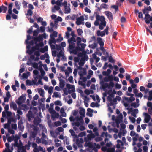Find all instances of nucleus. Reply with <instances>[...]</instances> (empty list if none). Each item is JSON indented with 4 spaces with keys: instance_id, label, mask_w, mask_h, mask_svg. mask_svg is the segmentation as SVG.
<instances>
[{
    "instance_id": "obj_1",
    "label": "nucleus",
    "mask_w": 152,
    "mask_h": 152,
    "mask_svg": "<svg viewBox=\"0 0 152 152\" xmlns=\"http://www.w3.org/2000/svg\"><path fill=\"white\" fill-rule=\"evenodd\" d=\"M104 14L105 15L109 21H113V17L112 13L109 11H105L104 12Z\"/></svg>"
},
{
    "instance_id": "obj_2",
    "label": "nucleus",
    "mask_w": 152,
    "mask_h": 152,
    "mask_svg": "<svg viewBox=\"0 0 152 152\" xmlns=\"http://www.w3.org/2000/svg\"><path fill=\"white\" fill-rule=\"evenodd\" d=\"M25 99L26 98L25 96L23 94L18 99V100L16 101V102L17 104L19 105H20L22 103L25 101Z\"/></svg>"
},
{
    "instance_id": "obj_3",
    "label": "nucleus",
    "mask_w": 152,
    "mask_h": 152,
    "mask_svg": "<svg viewBox=\"0 0 152 152\" xmlns=\"http://www.w3.org/2000/svg\"><path fill=\"white\" fill-rule=\"evenodd\" d=\"M34 41L35 43H36L38 42H40L41 41H42L43 40L41 34H39L37 37H33L32 38Z\"/></svg>"
},
{
    "instance_id": "obj_4",
    "label": "nucleus",
    "mask_w": 152,
    "mask_h": 152,
    "mask_svg": "<svg viewBox=\"0 0 152 152\" xmlns=\"http://www.w3.org/2000/svg\"><path fill=\"white\" fill-rule=\"evenodd\" d=\"M96 20H100L101 22H105L106 23V22L105 21V18L103 16H100L99 15L97 14L96 16Z\"/></svg>"
},
{
    "instance_id": "obj_5",
    "label": "nucleus",
    "mask_w": 152,
    "mask_h": 152,
    "mask_svg": "<svg viewBox=\"0 0 152 152\" xmlns=\"http://www.w3.org/2000/svg\"><path fill=\"white\" fill-rule=\"evenodd\" d=\"M41 120L39 117L35 118L33 121V123L35 126H37L41 123Z\"/></svg>"
},
{
    "instance_id": "obj_6",
    "label": "nucleus",
    "mask_w": 152,
    "mask_h": 152,
    "mask_svg": "<svg viewBox=\"0 0 152 152\" xmlns=\"http://www.w3.org/2000/svg\"><path fill=\"white\" fill-rule=\"evenodd\" d=\"M6 148L4 150L3 152H12V151L10 150V145L8 143L6 142L5 144Z\"/></svg>"
},
{
    "instance_id": "obj_7",
    "label": "nucleus",
    "mask_w": 152,
    "mask_h": 152,
    "mask_svg": "<svg viewBox=\"0 0 152 152\" xmlns=\"http://www.w3.org/2000/svg\"><path fill=\"white\" fill-rule=\"evenodd\" d=\"M144 115H145L144 119V121L146 123H148L151 119L150 116L147 113H144Z\"/></svg>"
},
{
    "instance_id": "obj_8",
    "label": "nucleus",
    "mask_w": 152,
    "mask_h": 152,
    "mask_svg": "<svg viewBox=\"0 0 152 152\" xmlns=\"http://www.w3.org/2000/svg\"><path fill=\"white\" fill-rule=\"evenodd\" d=\"M81 49L80 46H77L75 49H73L72 51H70V53H73L75 54H77L78 51H81Z\"/></svg>"
},
{
    "instance_id": "obj_9",
    "label": "nucleus",
    "mask_w": 152,
    "mask_h": 152,
    "mask_svg": "<svg viewBox=\"0 0 152 152\" xmlns=\"http://www.w3.org/2000/svg\"><path fill=\"white\" fill-rule=\"evenodd\" d=\"M151 11V9L150 6H149L147 7H145L142 10V13L144 14L149 13V11Z\"/></svg>"
},
{
    "instance_id": "obj_10",
    "label": "nucleus",
    "mask_w": 152,
    "mask_h": 152,
    "mask_svg": "<svg viewBox=\"0 0 152 152\" xmlns=\"http://www.w3.org/2000/svg\"><path fill=\"white\" fill-rule=\"evenodd\" d=\"M28 121H30L31 120V118H33L34 116L32 111L31 110L28 111L27 115Z\"/></svg>"
},
{
    "instance_id": "obj_11",
    "label": "nucleus",
    "mask_w": 152,
    "mask_h": 152,
    "mask_svg": "<svg viewBox=\"0 0 152 152\" xmlns=\"http://www.w3.org/2000/svg\"><path fill=\"white\" fill-rule=\"evenodd\" d=\"M37 80H33L32 81H31L30 80H27L26 81V83L27 85L28 86H31L33 85H35L36 84V81Z\"/></svg>"
},
{
    "instance_id": "obj_12",
    "label": "nucleus",
    "mask_w": 152,
    "mask_h": 152,
    "mask_svg": "<svg viewBox=\"0 0 152 152\" xmlns=\"http://www.w3.org/2000/svg\"><path fill=\"white\" fill-rule=\"evenodd\" d=\"M7 7L4 5L0 6V13H5L7 11Z\"/></svg>"
},
{
    "instance_id": "obj_13",
    "label": "nucleus",
    "mask_w": 152,
    "mask_h": 152,
    "mask_svg": "<svg viewBox=\"0 0 152 152\" xmlns=\"http://www.w3.org/2000/svg\"><path fill=\"white\" fill-rule=\"evenodd\" d=\"M18 129L21 130L23 131L24 129V127L23 126V123L21 120H20L18 122Z\"/></svg>"
},
{
    "instance_id": "obj_14",
    "label": "nucleus",
    "mask_w": 152,
    "mask_h": 152,
    "mask_svg": "<svg viewBox=\"0 0 152 152\" xmlns=\"http://www.w3.org/2000/svg\"><path fill=\"white\" fill-rule=\"evenodd\" d=\"M13 3H10L8 6V13L9 14H12V7H13Z\"/></svg>"
},
{
    "instance_id": "obj_15",
    "label": "nucleus",
    "mask_w": 152,
    "mask_h": 152,
    "mask_svg": "<svg viewBox=\"0 0 152 152\" xmlns=\"http://www.w3.org/2000/svg\"><path fill=\"white\" fill-rule=\"evenodd\" d=\"M57 42V39H56L54 37H50L49 42V44L51 45L52 43L56 44Z\"/></svg>"
},
{
    "instance_id": "obj_16",
    "label": "nucleus",
    "mask_w": 152,
    "mask_h": 152,
    "mask_svg": "<svg viewBox=\"0 0 152 152\" xmlns=\"http://www.w3.org/2000/svg\"><path fill=\"white\" fill-rule=\"evenodd\" d=\"M19 142H20V143H19V145L18 147V152H20V150H21L22 149H23V148L25 147V146H23L22 143L20 140H19Z\"/></svg>"
},
{
    "instance_id": "obj_17",
    "label": "nucleus",
    "mask_w": 152,
    "mask_h": 152,
    "mask_svg": "<svg viewBox=\"0 0 152 152\" xmlns=\"http://www.w3.org/2000/svg\"><path fill=\"white\" fill-rule=\"evenodd\" d=\"M97 42L99 44L100 46H102L104 45V42L102 41V39L101 37H98L97 39Z\"/></svg>"
},
{
    "instance_id": "obj_18",
    "label": "nucleus",
    "mask_w": 152,
    "mask_h": 152,
    "mask_svg": "<svg viewBox=\"0 0 152 152\" xmlns=\"http://www.w3.org/2000/svg\"><path fill=\"white\" fill-rule=\"evenodd\" d=\"M97 34L98 36H100L103 37L105 34L104 31H102L101 32L100 30H98L97 32Z\"/></svg>"
},
{
    "instance_id": "obj_19",
    "label": "nucleus",
    "mask_w": 152,
    "mask_h": 152,
    "mask_svg": "<svg viewBox=\"0 0 152 152\" xmlns=\"http://www.w3.org/2000/svg\"><path fill=\"white\" fill-rule=\"evenodd\" d=\"M59 87L61 88H63L65 86V81L62 79L59 80Z\"/></svg>"
},
{
    "instance_id": "obj_20",
    "label": "nucleus",
    "mask_w": 152,
    "mask_h": 152,
    "mask_svg": "<svg viewBox=\"0 0 152 152\" xmlns=\"http://www.w3.org/2000/svg\"><path fill=\"white\" fill-rule=\"evenodd\" d=\"M69 44V49L71 50H72L75 47V43L74 42H68Z\"/></svg>"
},
{
    "instance_id": "obj_21",
    "label": "nucleus",
    "mask_w": 152,
    "mask_h": 152,
    "mask_svg": "<svg viewBox=\"0 0 152 152\" xmlns=\"http://www.w3.org/2000/svg\"><path fill=\"white\" fill-rule=\"evenodd\" d=\"M35 78L39 79L37 82L38 84H40L41 85H43V83L41 80L42 77L41 75H39L37 77H35Z\"/></svg>"
},
{
    "instance_id": "obj_22",
    "label": "nucleus",
    "mask_w": 152,
    "mask_h": 152,
    "mask_svg": "<svg viewBox=\"0 0 152 152\" xmlns=\"http://www.w3.org/2000/svg\"><path fill=\"white\" fill-rule=\"evenodd\" d=\"M85 63V61H83L82 59L81 58L80 61L79 63V66H78V68L79 69H81V67L83 66L84 63Z\"/></svg>"
},
{
    "instance_id": "obj_23",
    "label": "nucleus",
    "mask_w": 152,
    "mask_h": 152,
    "mask_svg": "<svg viewBox=\"0 0 152 152\" xmlns=\"http://www.w3.org/2000/svg\"><path fill=\"white\" fill-rule=\"evenodd\" d=\"M106 26V23H105V22H101L99 25V28L100 30H102Z\"/></svg>"
},
{
    "instance_id": "obj_24",
    "label": "nucleus",
    "mask_w": 152,
    "mask_h": 152,
    "mask_svg": "<svg viewBox=\"0 0 152 152\" xmlns=\"http://www.w3.org/2000/svg\"><path fill=\"white\" fill-rule=\"evenodd\" d=\"M10 107L11 108H12L15 110H16L17 109L16 104L13 102H12L10 104Z\"/></svg>"
},
{
    "instance_id": "obj_25",
    "label": "nucleus",
    "mask_w": 152,
    "mask_h": 152,
    "mask_svg": "<svg viewBox=\"0 0 152 152\" xmlns=\"http://www.w3.org/2000/svg\"><path fill=\"white\" fill-rule=\"evenodd\" d=\"M79 114L82 117L85 116V110L82 108L80 110L79 112Z\"/></svg>"
},
{
    "instance_id": "obj_26",
    "label": "nucleus",
    "mask_w": 152,
    "mask_h": 152,
    "mask_svg": "<svg viewBox=\"0 0 152 152\" xmlns=\"http://www.w3.org/2000/svg\"><path fill=\"white\" fill-rule=\"evenodd\" d=\"M16 137L17 139H15V143L14 144V146L18 147L19 145V144L18 142V140L19 139V137L17 136H16Z\"/></svg>"
},
{
    "instance_id": "obj_27",
    "label": "nucleus",
    "mask_w": 152,
    "mask_h": 152,
    "mask_svg": "<svg viewBox=\"0 0 152 152\" xmlns=\"http://www.w3.org/2000/svg\"><path fill=\"white\" fill-rule=\"evenodd\" d=\"M15 137L14 135H12L11 136L8 137L7 139V140L8 142H11L13 141L15 139Z\"/></svg>"
},
{
    "instance_id": "obj_28",
    "label": "nucleus",
    "mask_w": 152,
    "mask_h": 152,
    "mask_svg": "<svg viewBox=\"0 0 152 152\" xmlns=\"http://www.w3.org/2000/svg\"><path fill=\"white\" fill-rule=\"evenodd\" d=\"M59 116V114L58 113H55L53 115H51V118L53 119H54L56 118H58Z\"/></svg>"
},
{
    "instance_id": "obj_29",
    "label": "nucleus",
    "mask_w": 152,
    "mask_h": 152,
    "mask_svg": "<svg viewBox=\"0 0 152 152\" xmlns=\"http://www.w3.org/2000/svg\"><path fill=\"white\" fill-rule=\"evenodd\" d=\"M148 100L151 101L152 100V90L149 91V96L148 97Z\"/></svg>"
},
{
    "instance_id": "obj_30",
    "label": "nucleus",
    "mask_w": 152,
    "mask_h": 152,
    "mask_svg": "<svg viewBox=\"0 0 152 152\" xmlns=\"http://www.w3.org/2000/svg\"><path fill=\"white\" fill-rule=\"evenodd\" d=\"M15 6L16 7V9L18 10H20V4H19L18 1H15Z\"/></svg>"
},
{
    "instance_id": "obj_31",
    "label": "nucleus",
    "mask_w": 152,
    "mask_h": 152,
    "mask_svg": "<svg viewBox=\"0 0 152 152\" xmlns=\"http://www.w3.org/2000/svg\"><path fill=\"white\" fill-rule=\"evenodd\" d=\"M101 8L104 9L105 10H107L108 9V5L106 4L103 3L101 4L100 6Z\"/></svg>"
},
{
    "instance_id": "obj_32",
    "label": "nucleus",
    "mask_w": 152,
    "mask_h": 152,
    "mask_svg": "<svg viewBox=\"0 0 152 152\" xmlns=\"http://www.w3.org/2000/svg\"><path fill=\"white\" fill-rule=\"evenodd\" d=\"M77 42V46H80V44L81 41V38L79 37H77L76 39Z\"/></svg>"
},
{
    "instance_id": "obj_33",
    "label": "nucleus",
    "mask_w": 152,
    "mask_h": 152,
    "mask_svg": "<svg viewBox=\"0 0 152 152\" xmlns=\"http://www.w3.org/2000/svg\"><path fill=\"white\" fill-rule=\"evenodd\" d=\"M31 145V142L30 141H28L27 142V144L26 145L25 147L26 148L27 150H28L30 149V147Z\"/></svg>"
},
{
    "instance_id": "obj_34",
    "label": "nucleus",
    "mask_w": 152,
    "mask_h": 152,
    "mask_svg": "<svg viewBox=\"0 0 152 152\" xmlns=\"http://www.w3.org/2000/svg\"><path fill=\"white\" fill-rule=\"evenodd\" d=\"M58 33L56 31H53V34L50 35V37H57Z\"/></svg>"
},
{
    "instance_id": "obj_35",
    "label": "nucleus",
    "mask_w": 152,
    "mask_h": 152,
    "mask_svg": "<svg viewBox=\"0 0 152 152\" xmlns=\"http://www.w3.org/2000/svg\"><path fill=\"white\" fill-rule=\"evenodd\" d=\"M30 72H28L27 73H23L22 75V77L23 78L27 79L28 76V74Z\"/></svg>"
},
{
    "instance_id": "obj_36",
    "label": "nucleus",
    "mask_w": 152,
    "mask_h": 152,
    "mask_svg": "<svg viewBox=\"0 0 152 152\" xmlns=\"http://www.w3.org/2000/svg\"><path fill=\"white\" fill-rule=\"evenodd\" d=\"M64 8L65 13L68 14L70 12V9L69 7L68 8V7H65Z\"/></svg>"
},
{
    "instance_id": "obj_37",
    "label": "nucleus",
    "mask_w": 152,
    "mask_h": 152,
    "mask_svg": "<svg viewBox=\"0 0 152 152\" xmlns=\"http://www.w3.org/2000/svg\"><path fill=\"white\" fill-rule=\"evenodd\" d=\"M39 33V31L38 29L35 30L33 32V35L34 36H37Z\"/></svg>"
},
{
    "instance_id": "obj_38",
    "label": "nucleus",
    "mask_w": 152,
    "mask_h": 152,
    "mask_svg": "<svg viewBox=\"0 0 152 152\" xmlns=\"http://www.w3.org/2000/svg\"><path fill=\"white\" fill-rule=\"evenodd\" d=\"M49 111L52 115L56 113V111L53 110V108L51 107L49 108Z\"/></svg>"
},
{
    "instance_id": "obj_39",
    "label": "nucleus",
    "mask_w": 152,
    "mask_h": 152,
    "mask_svg": "<svg viewBox=\"0 0 152 152\" xmlns=\"http://www.w3.org/2000/svg\"><path fill=\"white\" fill-rule=\"evenodd\" d=\"M64 55V53L62 51V50H61L60 51L59 53L57 55V57L59 58H60L62 56H63Z\"/></svg>"
},
{
    "instance_id": "obj_40",
    "label": "nucleus",
    "mask_w": 152,
    "mask_h": 152,
    "mask_svg": "<svg viewBox=\"0 0 152 152\" xmlns=\"http://www.w3.org/2000/svg\"><path fill=\"white\" fill-rule=\"evenodd\" d=\"M72 90H68V93L69 94H71L72 92H74L75 91V86H72Z\"/></svg>"
},
{
    "instance_id": "obj_41",
    "label": "nucleus",
    "mask_w": 152,
    "mask_h": 152,
    "mask_svg": "<svg viewBox=\"0 0 152 152\" xmlns=\"http://www.w3.org/2000/svg\"><path fill=\"white\" fill-rule=\"evenodd\" d=\"M62 20V18L60 16H58L57 18L55 20V22L56 23H58V21H61Z\"/></svg>"
},
{
    "instance_id": "obj_42",
    "label": "nucleus",
    "mask_w": 152,
    "mask_h": 152,
    "mask_svg": "<svg viewBox=\"0 0 152 152\" xmlns=\"http://www.w3.org/2000/svg\"><path fill=\"white\" fill-rule=\"evenodd\" d=\"M68 42H76V40L74 37H72L71 38H70L68 39Z\"/></svg>"
},
{
    "instance_id": "obj_43",
    "label": "nucleus",
    "mask_w": 152,
    "mask_h": 152,
    "mask_svg": "<svg viewBox=\"0 0 152 152\" xmlns=\"http://www.w3.org/2000/svg\"><path fill=\"white\" fill-rule=\"evenodd\" d=\"M69 132L71 134V135L73 136H75L77 137V136L75 134V132L73 129H71L69 130Z\"/></svg>"
},
{
    "instance_id": "obj_44",
    "label": "nucleus",
    "mask_w": 152,
    "mask_h": 152,
    "mask_svg": "<svg viewBox=\"0 0 152 152\" xmlns=\"http://www.w3.org/2000/svg\"><path fill=\"white\" fill-rule=\"evenodd\" d=\"M130 135L131 136L136 135V137H138V135L137 134H136L135 132L134 131H131L130 132Z\"/></svg>"
},
{
    "instance_id": "obj_45",
    "label": "nucleus",
    "mask_w": 152,
    "mask_h": 152,
    "mask_svg": "<svg viewBox=\"0 0 152 152\" xmlns=\"http://www.w3.org/2000/svg\"><path fill=\"white\" fill-rule=\"evenodd\" d=\"M111 7L112 8L114 9L116 12H117L118 10V7L117 5H112Z\"/></svg>"
},
{
    "instance_id": "obj_46",
    "label": "nucleus",
    "mask_w": 152,
    "mask_h": 152,
    "mask_svg": "<svg viewBox=\"0 0 152 152\" xmlns=\"http://www.w3.org/2000/svg\"><path fill=\"white\" fill-rule=\"evenodd\" d=\"M131 105L135 108H136L139 106V104H137L135 102H133L131 104Z\"/></svg>"
},
{
    "instance_id": "obj_47",
    "label": "nucleus",
    "mask_w": 152,
    "mask_h": 152,
    "mask_svg": "<svg viewBox=\"0 0 152 152\" xmlns=\"http://www.w3.org/2000/svg\"><path fill=\"white\" fill-rule=\"evenodd\" d=\"M107 88H109V85L108 83H105L104 84L102 85V88L103 89H104Z\"/></svg>"
},
{
    "instance_id": "obj_48",
    "label": "nucleus",
    "mask_w": 152,
    "mask_h": 152,
    "mask_svg": "<svg viewBox=\"0 0 152 152\" xmlns=\"http://www.w3.org/2000/svg\"><path fill=\"white\" fill-rule=\"evenodd\" d=\"M77 31L79 36L81 35L83 33V31L82 29L80 28H78L77 29Z\"/></svg>"
},
{
    "instance_id": "obj_49",
    "label": "nucleus",
    "mask_w": 152,
    "mask_h": 152,
    "mask_svg": "<svg viewBox=\"0 0 152 152\" xmlns=\"http://www.w3.org/2000/svg\"><path fill=\"white\" fill-rule=\"evenodd\" d=\"M22 4L24 8H26L27 7L28 3L25 0H23L22 2Z\"/></svg>"
},
{
    "instance_id": "obj_50",
    "label": "nucleus",
    "mask_w": 152,
    "mask_h": 152,
    "mask_svg": "<svg viewBox=\"0 0 152 152\" xmlns=\"http://www.w3.org/2000/svg\"><path fill=\"white\" fill-rule=\"evenodd\" d=\"M38 92L40 93V95L42 97L44 96V91L42 89H41L40 91H39Z\"/></svg>"
},
{
    "instance_id": "obj_51",
    "label": "nucleus",
    "mask_w": 152,
    "mask_h": 152,
    "mask_svg": "<svg viewBox=\"0 0 152 152\" xmlns=\"http://www.w3.org/2000/svg\"><path fill=\"white\" fill-rule=\"evenodd\" d=\"M81 58L82 59L83 61H85V60L87 61L88 59V57L87 55H85L84 56Z\"/></svg>"
},
{
    "instance_id": "obj_52",
    "label": "nucleus",
    "mask_w": 152,
    "mask_h": 152,
    "mask_svg": "<svg viewBox=\"0 0 152 152\" xmlns=\"http://www.w3.org/2000/svg\"><path fill=\"white\" fill-rule=\"evenodd\" d=\"M71 3L73 4V6L75 7H77L78 6V3L77 1H72Z\"/></svg>"
},
{
    "instance_id": "obj_53",
    "label": "nucleus",
    "mask_w": 152,
    "mask_h": 152,
    "mask_svg": "<svg viewBox=\"0 0 152 152\" xmlns=\"http://www.w3.org/2000/svg\"><path fill=\"white\" fill-rule=\"evenodd\" d=\"M54 124L55 126L56 127L60 126L61 124V122L59 121H57L56 122H55Z\"/></svg>"
},
{
    "instance_id": "obj_54",
    "label": "nucleus",
    "mask_w": 152,
    "mask_h": 152,
    "mask_svg": "<svg viewBox=\"0 0 152 152\" xmlns=\"http://www.w3.org/2000/svg\"><path fill=\"white\" fill-rule=\"evenodd\" d=\"M81 46V50L82 51L84 50L86 46V44L84 43L80 44V46Z\"/></svg>"
},
{
    "instance_id": "obj_55",
    "label": "nucleus",
    "mask_w": 152,
    "mask_h": 152,
    "mask_svg": "<svg viewBox=\"0 0 152 152\" xmlns=\"http://www.w3.org/2000/svg\"><path fill=\"white\" fill-rule=\"evenodd\" d=\"M105 135V136L106 137H107L108 136H110V135H109L108 133L107 132H106V133H105L104 132H102V134H101V137H103L104 135Z\"/></svg>"
},
{
    "instance_id": "obj_56",
    "label": "nucleus",
    "mask_w": 152,
    "mask_h": 152,
    "mask_svg": "<svg viewBox=\"0 0 152 152\" xmlns=\"http://www.w3.org/2000/svg\"><path fill=\"white\" fill-rule=\"evenodd\" d=\"M33 73L34 74L36 75V77H37L38 76L40 75H39V72L38 70H34L33 71Z\"/></svg>"
},
{
    "instance_id": "obj_57",
    "label": "nucleus",
    "mask_w": 152,
    "mask_h": 152,
    "mask_svg": "<svg viewBox=\"0 0 152 152\" xmlns=\"http://www.w3.org/2000/svg\"><path fill=\"white\" fill-rule=\"evenodd\" d=\"M80 125V123L78 122H75L72 124V126H75L77 127H79Z\"/></svg>"
},
{
    "instance_id": "obj_58",
    "label": "nucleus",
    "mask_w": 152,
    "mask_h": 152,
    "mask_svg": "<svg viewBox=\"0 0 152 152\" xmlns=\"http://www.w3.org/2000/svg\"><path fill=\"white\" fill-rule=\"evenodd\" d=\"M32 14L33 12L31 10L29 9L28 10L27 14V15H29L31 16L32 15Z\"/></svg>"
},
{
    "instance_id": "obj_59",
    "label": "nucleus",
    "mask_w": 152,
    "mask_h": 152,
    "mask_svg": "<svg viewBox=\"0 0 152 152\" xmlns=\"http://www.w3.org/2000/svg\"><path fill=\"white\" fill-rule=\"evenodd\" d=\"M37 134V132H36L33 131L31 133V136L32 137V138H34L36 137Z\"/></svg>"
},
{
    "instance_id": "obj_60",
    "label": "nucleus",
    "mask_w": 152,
    "mask_h": 152,
    "mask_svg": "<svg viewBox=\"0 0 152 152\" xmlns=\"http://www.w3.org/2000/svg\"><path fill=\"white\" fill-rule=\"evenodd\" d=\"M53 87L52 86H50L49 87L48 89V93L50 94H51L53 92Z\"/></svg>"
},
{
    "instance_id": "obj_61",
    "label": "nucleus",
    "mask_w": 152,
    "mask_h": 152,
    "mask_svg": "<svg viewBox=\"0 0 152 152\" xmlns=\"http://www.w3.org/2000/svg\"><path fill=\"white\" fill-rule=\"evenodd\" d=\"M33 67L35 69H38V64L37 63L34 62L33 63Z\"/></svg>"
},
{
    "instance_id": "obj_62",
    "label": "nucleus",
    "mask_w": 152,
    "mask_h": 152,
    "mask_svg": "<svg viewBox=\"0 0 152 152\" xmlns=\"http://www.w3.org/2000/svg\"><path fill=\"white\" fill-rule=\"evenodd\" d=\"M115 149L113 148H108L107 152H115Z\"/></svg>"
},
{
    "instance_id": "obj_63",
    "label": "nucleus",
    "mask_w": 152,
    "mask_h": 152,
    "mask_svg": "<svg viewBox=\"0 0 152 152\" xmlns=\"http://www.w3.org/2000/svg\"><path fill=\"white\" fill-rule=\"evenodd\" d=\"M102 140V139L101 137H96L95 139V141L97 142L101 141Z\"/></svg>"
},
{
    "instance_id": "obj_64",
    "label": "nucleus",
    "mask_w": 152,
    "mask_h": 152,
    "mask_svg": "<svg viewBox=\"0 0 152 152\" xmlns=\"http://www.w3.org/2000/svg\"><path fill=\"white\" fill-rule=\"evenodd\" d=\"M55 104L56 105H59L61 106L62 104L61 103V102L59 100H57L55 102Z\"/></svg>"
}]
</instances>
